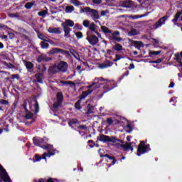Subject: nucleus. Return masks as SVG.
<instances>
[{
  "label": "nucleus",
  "instance_id": "nucleus-5",
  "mask_svg": "<svg viewBox=\"0 0 182 182\" xmlns=\"http://www.w3.org/2000/svg\"><path fill=\"white\" fill-rule=\"evenodd\" d=\"M168 18V16H165L159 18L154 25L151 26V29H157L166 23V20Z\"/></svg>",
  "mask_w": 182,
  "mask_h": 182
},
{
  "label": "nucleus",
  "instance_id": "nucleus-12",
  "mask_svg": "<svg viewBox=\"0 0 182 182\" xmlns=\"http://www.w3.org/2000/svg\"><path fill=\"white\" fill-rule=\"evenodd\" d=\"M50 60H52V58L48 57L45 54L40 55L37 58V62L38 63H42V62H49Z\"/></svg>",
  "mask_w": 182,
  "mask_h": 182
},
{
  "label": "nucleus",
  "instance_id": "nucleus-18",
  "mask_svg": "<svg viewBox=\"0 0 182 182\" xmlns=\"http://www.w3.org/2000/svg\"><path fill=\"white\" fill-rule=\"evenodd\" d=\"M113 65V63L110 62V60H107L106 63H103L100 65V69H107V68H110Z\"/></svg>",
  "mask_w": 182,
  "mask_h": 182
},
{
  "label": "nucleus",
  "instance_id": "nucleus-1",
  "mask_svg": "<svg viewBox=\"0 0 182 182\" xmlns=\"http://www.w3.org/2000/svg\"><path fill=\"white\" fill-rule=\"evenodd\" d=\"M73 26H75V22L70 19H67L65 22L61 23V27L63 28V31L65 32L64 36H65V38H70V31H72L70 28H73Z\"/></svg>",
  "mask_w": 182,
  "mask_h": 182
},
{
  "label": "nucleus",
  "instance_id": "nucleus-4",
  "mask_svg": "<svg viewBox=\"0 0 182 182\" xmlns=\"http://www.w3.org/2000/svg\"><path fill=\"white\" fill-rule=\"evenodd\" d=\"M100 157H101V158L105 157V161H107V163H109V160H112V163L108 165V167H112V166H114L116 164V163L117 162L116 157L112 156L107 154H100Z\"/></svg>",
  "mask_w": 182,
  "mask_h": 182
},
{
  "label": "nucleus",
  "instance_id": "nucleus-14",
  "mask_svg": "<svg viewBox=\"0 0 182 182\" xmlns=\"http://www.w3.org/2000/svg\"><path fill=\"white\" fill-rule=\"evenodd\" d=\"M91 93H93V90H87V91H82L80 95V100H85L86 97Z\"/></svg>",
  "mask_w": 182,
  "mask_h": 182
},
{
  "label": "nucleus",
  "instance_id": "nucleus-40",
  "mask_svg": "<svg viewBox=\"0 0 182 182\" xmlns=\"http://www.w3.org/2000/svg\"><path fill=\"white\" fill-rule=\"evenodd\" d=\"M160 53H161V50H159V51H150L149 54L148 55L149 58H151V56H153V55H154L155 56H157V55H160Z\"/></svg>",
  "mask_w": 182,
  "mask_h": 182
},
{
  "label": "nucleus",
  "instance_id": "nucleus-16",
  "mask_svg": "<svg viewBox=\"0 0 182 182\" xmlns=\"http://www.w3.org/2000/svg\"><path fill=\"white\" fill-rule=\"evenodd\" d=\"M44 75L42 73H37L35 75V77L36 79V82L37 83H43V77H44Z\"/></svg>",
  "mask_w": 182,
  "mask_h": 182
},
{
  "label": "nucleus",
  "instance_id": "nucleus-24",
  "mask_svg": "<svg viewBox=\"0 0 182 182\" xmlns=\"http://www.w3.org/2000/svg\"><path fill=\"white\" fill-rule=\"evenodd\" d=\"M109 41H112L113 39L114 41H116V42H122V39L121 37H116V36L114 35L113 31H112L111 36L109 37Z\"/></svg>",
  "mask_w": 182,
  "mask_h": 182
},
{
  "label": "nucleus",
  "instance_id": "nucleus-27",
  "mask_svg": "<svg viewBox=\"0 0 182 182\" xmlns=\"http://www.w3.org/2000/svg\"><path fill=\"white\" fill-rule=\"evenodd\" d=\"M134 46L136 49H140V48H143V46H144V44L141 41H134Z\"/></svg>",
  "mask_w": 182,
  "mask_h": 182
},
{
  "label": "nucleus",
  "instance_id": "nucleus-38",
  "mask_svg": "<svg viewBox=\"0 0 182 182\" xmlns=\"http://www.w3.org/2000/svg\"><path fill=\"white\" fill-rule=\"evenodd\" d=\"M70 4H73L75 6H82V3L79 0H70Z\"/></svg>",
  "mask_w": 182,
  "mask_h": 182
},
{
  "label": "nucleus",
  "instance_id": "nucleus-53",
  "mask_svg": "<svg viewBox=\"0 0 182 182\" xmlns=\"http://www.w3.org/2000/svg\"><path fill=\"white\" fill-rule=\"evenodd\" d=\"M124 76H129V71H126L124 73L122 74V75L119 79V82H122V80L124 79Z\"/></svg>",
  "mask_w": 182,
  "mask_h": 182
},
{
  "label": "nucleus",
  "instance_id": "nucleus-42",
  "mask_svg": "<svg viewBox=\"0 0 182 182\" xmlns=\"http://www.w3.org/2000/svg\"><path fill=\"white\" fill-rule=\"evenodd\" d=\"M136 35H139V31L136 29H132L129 33V36H134Z\"/></svg>",
  "mask_w": 182,
  "mask_h": 182
},
{
  "label": "nucleus",
  "instance_id": "nucleus-59",
  "mask_svg": "<svg viewBox=\"0 0 182 182\" xmlns=\"http://www.w3.org/2000/svg\"><path fill=\"white\" fill-rule=\"evenodd\" d=\"M11 79H17V80H19L21 79V76L19 74H14L11 75Z\"/></svg>",
  "mask_w": 182,
  "mask_h": 182
},
{
  "label": "nucleus",
  "instance_id": "nucleus-7",
  "mask_svg": "<svg viewBox=\"0 0 182 182\" xmlns=\"http://www.w3.org/2000/svg\"><path fill=\"white\" fill-rule=\"evenodd\" d=\"M87 16H91L92 19L93 21H95V19H99V12L97 10L95 9H92L89 7L88 12H87Z\"/></svg>",
  "mask_w": 182,
  "mask_h": 182
},
{
  "label": "nucleus",
  "instance_id": "nucleus-39",
  "mask_svg": "<svg viewBox=\"0 0 182 182\" xmlns=\"http://www.w3.org/2000/svg\"><path fill=\"white\" fill-rule=\"evenodd\" d=\"M41 149H44L46 150H52V149H53V145H50V144H43V146L41 147Z\"/></svg>",
  "mask_w": 182,
  "mask_h": 182
},
{
  "label": "nucleus",
  "instance_id": "nucleus-54",
  "mask_svg": "<svg viewBox=\"0 0 182 182\" xmlns=\"http://www.w3.org/2000/svg\"><path fill=\"white\" fill-rule=\"evenodd\" d=\"M114 122V121L113 120V119L112 117H108L107 119V123L109 124V126H112V124H113Z\"/></svg>",
  "mask_w": 182,
  "mask_h": 182
},
{
  "label": "nucleus",
  "instance_id": "nucleus-2",
  "mask_svg": "<svg viewBox=\"0 0 182 182\" xmlns=\"http://www.w3.org/2000/svg\"><path fill=\"white\" fill-rule=\"evenodd\" d=\"M150 144H146L144 141H141L138 146L137 154L136 155L140 156L141 154H145L147 151H150Z\"/></svg>",
  "mask_w": 182,
  "mask_h": 182
},
{
  "label": "nucleus",
  "instance_id": "nucleus-57",
  "mask_svg": "<svg viewBox=\"0 0 182 182\" xmlns=\"http://www.w3.org/2000/svg\"><path fill=\"white\" fill-rule=\"evenodd\" d=\"M77 127L80 130H87V126H86V125H79Z\"/></svg>",
  "mask_w": 182,
  "mask_h": 182
},
{
  "label": "nucleus",
  "instance_id": "nucleus-11",
  "mask_svg": "<svg viewBox=\"0 0 182 182\" xmlns=\"http://www.w3.org/2000/svg\"><path fill=\"white\" fill-rule=\"evenodd\" d=\"M65 53V55H68V56H70V53H69V51L66 50H63L62 48H53L50 51V53H52V55H55V53Z\"/></svg>",
  "mask_w": 182,
  "mask_h": 182
},
{
  "label": "nucleus",
  "instance_id": "nucleus-37",
  "mask_svg": "<svg viewBox=\"0 0 182 182\" xmlns=\"http://www.w3.org/2000/svg\"><path fill=\"white\" fill-rule=\"evenodd\" d=\"M41 49H48L49 48V43H46V41H41Z\"/></svg>",
  "mask_w": 182,
  "mask_h": 182
},
{
  "label": "nucleus",
  "instance_id": "nucleus-46",
  "mask_svg": "<svg viewBox=\"0 0 182 182\" xmlns=\"http://www.w3.org/2000/svg\"><path fill=\"white\" fill-rule=\"evenodd\" d=\"M118 139L116 136H109V143H117Z\"/></svg>",
  "mask_w": 182,
  "mask_h": 182
},
{
  "label": "nucleus",
  "instance_id": "nucleus-61",
  "mask_svg": "<svg viewBox=\"0 0 182 182\" xmlns=\"http://www.w3.org/2000/svg\"><path fill=\"white\" fill-rule=\"evenodd\" d=\"M126 127L129 130L127 131V133H130L133 130V127H132V125L130 124H127Z\"/></svg>",
  "mask_w": 182,
  "mask_h": 182
},
{
  "label": "nucleus",
  "instance_id": "nucleus-28",
  "mask_svg": "<svg viewBox=\"0 0 182 182\" xmlns=\"http://www.w3.org/2000/svg\"><path fill=\"white\" fill-rule=\"evenodd\" d=\"M57 102L60 103H63V93L62 92H58L56 95Z\"/></svg>",
  "mask_w": 182,
  "mask_h": 182
},
{
  "label": "nucleus",
  "instance_id": "nucleus-31",
  "mask_svg": "<svg viewBox=\"0 0 182 182\" xmlns=\"http://www.w3.org/2000/svg\"><path fill=\"white\" fill-rule=\"evenodd\" d=\"M62 103L63 102H60L58 101L54 102L53 104V107L55 110H58L59 109V107H62Z\"/></svg>",
  "mask_w": 182,
  "mask_h": 182
},
{
  "label": "nucleus",
  "instance_id": "nucleus-32",
  "mask_svg": "<svg viewBox=\"0 0 182 182\" xmlns=\"http://www.w3.org/2000/svg\"><path fill=\"white\" fill-rule=\"evenodd\" d=\"M3 65L4 66H6V68H9V69H16V67L15 65H14V64L11 63H7L6 61H4Z\"/></svg>",
  "mask_w": 182,
  "mask_h": 182
},
{
  "label": "nucleus",
  "instance_id": "nucleus-20",
  "mask_svg": "<svg viewBox=\"0 0 182 182\" xmlns=\"http://www.w3.org/2000/svg\"><path fill=\"white\" fill-rule=\"evenodd\" d=\"M175 59L179 65H178V68H181L182 69V62H181V55L180 53H177L175 54Z\"/></svg>",
  "mask_w": 182,
  "mask_h": 182
},
{
  "label": "nucleus",
  "instance_id": "nucleus-29",
  "mask_svg": "<svg viewBox=\"0 0 182 182\" xmlns=\"http://www.w3.org/2000/svg\"><path fill=\"white\" fill-rule=\"evenodd\" d=\"M80 124V122H79V120H77V119H73L68 122V126L71 127V129H73V126H72L73 124Z\"/></svg>",
  "mask_w": 182,
  "mask_h": 182
},
{
  "label": "nucleus",
  "instance_id": "nucleus-55",
  "mask_svg": "<svg viewBox=\"0 0 182 182\" xmlns=\"http://www.w3.org/2000/svg\"><path fill=\"white\" fill-rule=\"evenodd\" d=\"M34 157L36 159L33 160V163H36V161H41V160H42V156L38 154H36Z\"/></svg>",
  "mask_w": 182,
  "mask_h": 182
},
{
  "label": "nucleus",
  "instance_id": "nucleus-6",
  "mask_svg": "<svg viewBox=\"0 0 182 182\" xmlns=\"http://www.w3.org/2000/svg\"><path fill=\"white\" fill-rule=\"evenodd\" d=\"M97 25H96L95 23H91L88 27L90 31H87V32H92V33H95L98 38H102V34L99 33V31L97 30Z\"/></svg>",
  "mask_w": 182,
  "mask_h": 182
},
{
  "label": "nucleus",
  "instance_id": "nucleus-62",
  "mask_svg": "<svg viewBox=\"0 0 182 182\" xmlns=\"http://www.w3.org/2000/svg\"><path fill=\"white\" fill-rule=\"evenodd\" d=\"M74 29H78L79 31H82V26H80L79 23H75Z\"/></svg>",
  "mask_w": 182,
  "mask_h": 182
},
{
  "label": "nucleus",
  "instance_id": "nucleus-19",
  "mask_svg": "<svg viewBox=\"0 0 182 182\" xmlns=\"http://www.w3.org/2000/svg\"><path fill=\"white\" fill-rule=\"evenodd\" d=\"M122 149H123L124 151H127V150H131V151H133V146H132V142L129 144H122L121 145Z\"/></svg>",
  "mask_w": 182,
  "mask_h": 182
},
{
  "label": "nucleus",
  "instance_id": "nucleus-51",
  "mask_svg": "<svg viewBox=\"0 0 182 182\" xmlns=\"http://www.w3.org/2000/svg\"><path fill=\"white\" fill-rule=\"evenodd\" d=\"M0 105H4L5 106H8V105H9V101H8L6 100L1 99L0 100Z\"/></svg>",
  "mask_w": 182,
  "mask_h": 182
},
{
  "label": "nucleus",
  "instance_id": "nucleus-9",
  "mask_svg": "<svg viewBox=\"0 0 182 182\" xmlns=\"http://www.w3.org/2000/svg\"><path fill=\"white\" fill-rule=\"evenodd\" d=\"M33 143L37 147H43V144H45V139H42L39 136H35L33 138Z\"/></svg>",
  "mask_w": 182,
  "mask_h": 182
},
{
  "label": "nucleus",
  "instance_id": "nucleus-15",
  "mask_svg": "<svg viewBox=\"0 0 182 182\" xmlns=\"http://www.w3.org/2000/svg\"><path fill=\"white\" fill-rule=\"evenodd\" d=\"M181 15H182V10L180 11H178L175 14L174 18L172 19V22H173V25H175L176 26H179L178 23H177V22H178L180 16H181Z\"/></svg>",
  "mask_w": 182,
  "mask_h": 182
},
{
  "label": "nucleus",
  "instance_id": "nucleus-10",
  "mask_svg": "<svg viewBox=\"0 0 182 182\" xmlns=\"http://www.w3.org/2000/svg\"><path fill=\"white\" fill-rule=\"evenodd\" d=\"M119 4L122 8H132L134 2L132 0H124V1H120Z\"/></svg>",
  "mask_w": 182,
  "mask_h": 182
},
{
  "label": "nucleus",
  "instance_id": "nucleus-58",
  "mask_svg": "<svg viewBox=\"0 0 182 182\" xmlns=\"http://www.w3.org/2000/svg\"><path fill=\"white\" fill-rule=\"evenodd\" d=\"M25 117H26V119H27V120H29L33 117V114L28 113L26 114Z\"/></svg>",
  "mask_w": 182,
  "mask_h": 182
},
{
  "label": "nucleus",
  "instance_id": "nucleus-44",
  "mask_svg": "<svg viewBox=\"0 0 182 182\" xmlns=\"http://www.w3.org/2000/svg\"><path fill=\"white\" fill-rule=\"evenodd\" d=\"M71 54L73 55V56H74V58L77 60H79L80 59V56L79 55V53H77V52H76L75 50H73V52H71Z\"/></svg>",
  "mask_w": 182,
  "mask_h": 182
},
{
  "label": "nucleus",
  "instance_id": "nucleus-43",
  "mask_svg": "<svg viewBox=\"0 0 182 182\" xmlns=\"http://www.w3.org/2000/svg\"><path fill=\"white\" fill-rule=\"evenodd\" d=\"M36 104L34 105V107H35V114H38V113H39V102H38V100H35Z\"/></svg>",
  "mask_w": 182,
  "mask_h": 182
},
{
  "label": "nucleus",
  "instance_id": "nucleus-8",
  "mask_svg": "<svg viewBox=\"0 0 182 182\" xmlns=\"http://www.w3.org/2000/svg\"><path fill=\"white\" fill-rule=\"evenodd\" d=\"M57 67L58 68V72H63L65 73V72H68L69 64H68L65 61H60Z\"/></svg>",
  "mask_w": 182,
  "mask_h": 182
},
{
  "label": "nucleus",
  "instance_id": "nucleus-41",
  "mask_svg": "<svg viewBox=\"0 0 182 182\" xmlns=\"http://www.w3.org/2000/svg\"><path fill=\"white\" fill-rule=\"evenodd\" d=\"M33 5H35V1H31L27 2L24 6L26 9H31Z\"/></svg>",
  "mask_w": 182,
  "mask_h": 182
},
{
  "label": "nucleus",
  "instance_id": "nucleus-26",
  "mask_svg": "<svg viewBox=\"0 0 182 182\" xmlns=\"http://www.w3.org/2000/svg\"><path fill=\"white\" fill-rule=\"evenodd\" d=\"M87 111L86 112V114H92V113H94L93 110H95V106L88 104L87 106Z\"/></svg>",
  "mask_w": 182,
  "mask_h": 182
},
{
  "label": "nucleus",
  "instance_id": "nucleus-35",
  "mask_svg": "<svg viewBox=\"0 0 182 182\" xmlns=\"http://www.w3.org/2000/svg\"><path fill=\"white\" fill-rule=\"evenodd\" d=\"M113 50H123V46L120 45L119 43L115 44V46L112 48Z\"/></svg>",
  "mask_w": 182,
  "mask_h": 182
},
{
  "label": "nucleus",
  "instance_id": "nucleus-23",
  "mask_svg": "<svg viewBox=\"0 0 182 182\" xmlns=\"http://www.w3.org/2000/svg\"><path fill=\"white\" fill-rule=\"evenodd\" d=\"M25 66L27 70H32V69L35 68V65H33L31 61H25Z\"/></svg>",
  "mask_w": 182,
  "mask_h": 182
},
{
  "label": "nucleus",
  "instance_id": "nucleus-17",
  "mask_svg": "<svg viewBox=\"0 0 182 182\" xmlns=\"http://www.w3.org/2000/svg\"><path fill=\"white\" fill-rule=\"evenodd\" d=\"M48 32H49V33H55V34H58V35H60V33H62V31H60V28L50 27L48 29Z\"/></svg>",
  "mask_w": 182,
  "mask_h": 182
},
{
  "label": "nucleus",
  "instance_id": "nucleus-64",
  "mask_svg": "<svg viewBox=\"0 0 182 182\" xmlns=\"http://www.w3.org/2000/svg\"><path fill=\"white\" fill-rule=\"evenodd\" d=\"M92 2H93V4L99 5V4H102V0H92Z\"/></svg>",
  "mask_w": 182,
  "mask_h": 182
},
{
  "label": "nucleus",
  "instance_id": "nucleus-45",
  "mask_svg": "<svg viewBox=\"0 0 182 182\" xmlns=\"http://www.w3.org/2000/svg\"><path fill=\"white\" fill-rule=\"evenodd\" d=\"M89 6L85 7L83 9H81L80 10V14H86V15L87 14V12L89 11Z\"/></svg>",
  "mask_w": 182,
  "mask_h": 182
},
{
  "label": "nucleus",
  "instance_id": "nucleus-63",
  "mask_svg": "<svg viewBox=\"0 0 182 182\" xmlns=\"http://www.w3.org/2000/svg\"><path fill=\"white\" fill-rule=\"evenodd\" d=\"M2 92H3V95H4V99H5L6 97H8V95H6V88L3 87V88H2Z\"/></svg>",
  "mask_w": 182,
  "mask_h": 182
},
{
  "label": "nucleus",
  "instance_id": "nucleus-34",
  "mask_svg": "<svg viewBox=\"0 0 182 182\" xmlns=\"http://www.w3.org/2000/svg\"><path fill=\"white\" fill-rule=\"evenodd\" d=\"M60 83L61 85H63V86H69V85H72L73 86H75V82L72 81L61 80Z\"/></svg>",
  "mask_w": 182,
  "mask_h": 182
},
{
  "label": "nucleus",
  "instance_id": "nucleus-49",
  "mask_svg": "<svg viewBox=\"0 0 182 182\" xmlns=\"http://www.w3.org/2000/svg\"><path fill=\"white\" fill-rule=\"evenodd\" d=\"M38 39H41V41H43L44 42H48V40L45 39L46 38L43 34L40 33L38 34Z\"/></svg>",
  "mask_w": 182,
  "mask_h": 182
},
{
  "label": "nucleus",
  "instance_id": "nucleus-36",
  "mask_svg": "<svg viewBox=\"0 0 182 182\" xmlns=\"http://www.w3.org/2000/svg\"><path fill=\"white\" fill-rule=\"evenodd\" d=\"M82 103V100H78L75 103V107L77 110H80L82 109V106H80Z\"/></svg>",
  "mask_w": 182,
  "mask_h": 182
},
{
  "label": "nucleus",
  "instance_id": "nucleus-13",
  "mask_svg": "<svg viewBox=\"0 0 182 182\" xmlns=\"http://www.w3.org/2000/svg\"><path fill=\"white\" fill-rule=\"evenodd\" d=\"M49 75H56L59 72V69L58 68V65H54L53 66H50L48 70Z\"/></svg>",
  "mask_w": 182,
  "mask_h": 182
},
{
  "label": "nucleus",
  "instance_id": "nucleus-21",
  "mask_svg": "<svg viewBox=\"0 0 182 182\" xmlns=\"http://www.w3.org/2000/svg\"><path fill=\"white\" fill-rule=\"evenodd\" d=\"M102 85V83L97 82H93L92 84L87 86V89H92L93 87L94 90L95 89H99V87H100V85Z\"/></svg>",
  "mask_w": 182,
  "mask_h": 182
},
{
  "label": "nucleus",
  "instance_id": "nucleus-60",
  "mask_svg": "<svg viewBox=\"0 0 182 182\" xmlns=\"http://www.w3.org/2000/svg\"><path fill=\"white\" fill-rule=\"evenodd\" d=\"M9 16L10 18H19V14L11 13V14H9Z\"/></svg>",
  "mask_w": 182,
  "mask_h": 182
},
{
  "label": "nucleus",
  "instance_id": "nucleus-30",
  "mask_svg": "<svg viewBox=\"0 0 182 182\" xmlns=\"http://www.w3.org/2000/svg\"><path fill=\"white\" fill-rule=\"evenodd\" d=\"M3 174H4V176L1 178L3 181H4V182H9V181H11V178H9V175H8L7 172H6V173H4Z\"/></svg>",
  "mask_w": 182,
  "mask_h": 182
},
{
  "label": "nucleus",
  "instance_id": "nucleus-22",
  "mask_svg": "<svg viewBox=\"0 0 182 182\" xmlns=\"http://www.w3.org/2000/svg\"><path fill=\"white\" fill-rule=\"evenodd\" d=\"M110 139V136H107V135H105V134H102L100 136V141H102L103 143H107L109 142V140Z\"/></svg>",
  "mask_w": 182,
  "mask_h": 182
},
{
  "label": "nucleus",
  "instance_id": "nucleus-47",
  "mask_svg": "<svg viewBox=\"0 0 182 182\" xmlns=\"http://www.w3.org/2000/svg\"><path fill=\"white\" fill-rule=\"evenodd\" d=\"M75 35L77 38V39H82V38H83V33L80 31L75 32Z\"/></svg>",
  "mask_w": 182,
  "mask_h": 182
},
{
  "label": "nucleus",
  "instance_id": "nucleus-48",
  "mask_svg": "<svg viewBox=\"0 0 182 182\" xmlns=\"http://www.w3.org/2000/svg\"><path fill=\"white\" fill-rule=\"evenodd\" d=\"M82 25L85 26V28H89L90 26V21H89V20H85L82 22Z\"/></svg>",
  "mask_w": 182,
  "mask_h": 182
},
{
  "label": "nucleus",
  "instance_id": "nucleus-3",
  "mask_svg": "<svg viewBox=\"0 0 182 182\" xmlns=\"http://www.w3.org/2000/svg\"><path fill=\"white\" fill-rule=\"evenodd\" d=\"M86 35V41L89 42L90 45L95 46V45H97L99 43V37L95 36L92 31H87Z\"/></svg>",
  "mask_w": 182,
  "mask_h": 182
},
{
  "label": "nucleus",
  "instance_id": "nucleus-56",
  "mask_svg": "<svg viewBox=\"0 0 182 182\" xmlns=\"http://www.w3.org/2000/svg\"><path fill=\"white\" fill-rule=\"evenodd\" d=\"M88 144H90V147L91 149H93L95 147V141H93L92 139L88 140Z\"/></svg>",
  "mask_w": 182,
  "mask_h": 182
},
{
  "label": "nucleus",
  "instance_id": "nucleus-25",
  "mask_svg": "<svg viewBox=\"0 0 182 182\" xmlns=\"http://www.w3.org/2000/svg\"><path fill=\"white\" fill-rule=\"evenodd\" d=\"M101 31L102 32H103L105 33V35H106L107 36H108V33H112V30L109 29V28H107L105 26H101Z\"/></svg>",
  "mask_w": 182,
  "mask_h": 182
},
{
  "label": "nucleus",
  "instance_id": "nucleus-50",
  "mask_svg": "<svg viewBox=\"0 0 182 182\" xmlns=\"http://www.w3.org/2000/svg\"><path fill=\"white\" fill-rule=\"evenodd\" d=\"M120 59H124V57L120 56L119 54L115 55V59H114V62H119Z\"/></svg>",
  "mask_w": 182,
  "mask_h": 182
},
{
  "label": "nucleus",
  "instance_id": "nucleus-52",
  "mask_svg": "<svg viewBox=\"0 0 182 182\" xmlns=\"http://www.w3.org/2000/svg\"><path fill=\"white\" fill-rule=\"evenodd\" d=\"M48 14V11L46 10L41 11L38 13V16H45Z\"/></svg>",
  "mask_w": 182,
  "mask_h": 182
},
{
  "label": "nucleus",
  "instance_id": "nucleus-33",
  "mask_svg": "<svg viewBox=\"0 0 182 182\" xmlns=\"http://www.w3.org/2000/svg\"><path fill=\"white\" fill-rule=\"evenodd\" d=\"M75 11V7L73 6H68L65 7L66 14H72Z\"/></svg>",
  "mask_w": 182,
  "mask_h": 182
}]
</instances>
